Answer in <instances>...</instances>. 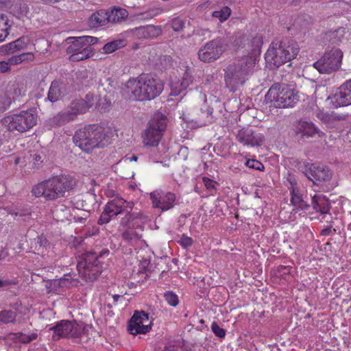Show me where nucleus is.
Masks as SVG:
<instances>
[{
	"label": "nucleus",
	"instance_id": "obj_59",
	"mask_svg": "<svg viewBox=\"0 0 351 351\" xmlns=\"http://www.w3.org/2000/svg\"><path fill=\"white\" fill-rule=\"evenodd\" d=\"M253 44L256 45V48L259 49L261 44L262 43L261 37H255L252 40Z\"/></svg>",
	"mask_w": 351,
	"mask_h": 351
},
{
	"label": "nucleus",
	"instance_id": "obj_22",
	"mask_svg": "<svg viewBox=\"0 0 351 351\" xmlns=\"http://www.w3.org/2000/svg\"><path fill=\"white\" fill-rule=\"evenodd\" d=\"M29 39L27 36H22L14 41L3 45L0 47V53L10 55L27 48Z\"/></svg>",
	"mask_w": 351,
	"mask_h": 351
},
{
	"label": "nucleus",
	"instance_id": "obj_54",
	"mask_svg": "<svg viewBox=\"0 0 351 351\" xmlns=\"http://www.w3.org/2000/svg\"><path fill=\"white\" fill-rule=\"evenodd\" d=\"M162 12H163V10L162 8H156V9L152 10L147 12V13H145V14L147 15L146 18H147V17L153 18V17L161 14Z\"/></svg>",
	"mask_w": 351,
	"mask_h": 351
},
{
	"label": "nucleus",
	"instance_id": "obj_48",
	"mask_svg": "<svg viewBox=\"0 0 351 351\" xmlns=\"http://www.w3.org/2000/svg\"><path fill=\"white\" fill-rule=\"evenodd\" d=\"M211 329L213 333L220 338H223L226 335L225 330L221 328L216 322L212 324Z\"/></svg>",
	"mask_w": 351,
	"mask_h": 351
},
{
	"label": "nucleus",
	"instance_id": "obj_11",
	"mask_svg": "<svg viewBox=\"0 0 351 351\" xmlns=\"http://www.w3.org/2000/svg\"><path fill=\"white\" fill-rule=\"evenodd\" d=\"M167 123L165 115L161 112L155 113L142 134L143 144L145 146L157 147L167 128Z\"/></svg>",
	"mask_w": 351,
	"mask_h": 351
},
{
	"label": "nucleus",
	"instance_id": "obj_36",
	"mask_svg": "<svg viewBox=\"0 0 351 351\" xmlns=\"http://www.w3.org/2000/svg\"><path fill=\"white\" fill-rule=\"evenodd\" d=\"M8 19L6 14L2 13L0 16V42L4 40L8 35Z\"/></svg>",
	"mask_w": 351,
	"mask_h": 351
},
{
	"label": "nucleus",
	"instance_id": "obj_38",
	"mask_svg": "<svg viewBox=\"0 0 351 351\" xmlns=\"http://www.w3.org/2000/svg\"><path fill=\"white\" fill-rule=\"evenodd\" d=\"M169 86L171 90V94L174 96L179 95L182 90H185V88L184 87L180 79H171L169 83Z\"/></svg>",
	"mask_w": 351,
	"mask_h": 351
},
{
	"label": "nucleus",
	"instance_id": "obj_34",
	"mask_svg": "<svg viewBox=\"0 0 351 351\" xmlns=\"http://www.w3.org/2000/svg\"><path fill=\"white\" fill-rule=\"evenodd\" d=\"M25 90L19 84L14 83L9 86L7 90V94L14 101L19 97L25 95Z\"/></svg>",
	"mask_w": 351,
	"mask_h": 351
},
{
	"label": "nucleus",
	"instance_id": "obj_42",
	"mask_svg": "<svg viewBox=\"0 0 351 351\" xmlns=\"http://www.w3.org/2000/svg\"><path fill=\"white\" fill-rule=\"evenodd\" d=\"M16 313L12 311H2L0 312V324H8L14 322Z\"/></svg>",
	"mask_w": 351,
	"mask_h": 351
},
{
	"label": "nucleus",
	"instance_id": "obj_46",
	"mask_svg": "<svg viewBox=\"0 0 351 351\" xmlns=\"http://www.w3.org/2000/svg\"><path fill=\"white\" fill-rule=\"evenodd\" d=\"M202 182L206 188L210 192H213L216 191V186L218 184L217 182L207 178L203 177Z\"/></svg>",
	"mask_w": 351,
	"mask_h": 351
},
{
	"label": "nucleus",
	"instance_id": "obj_63",
	"mask_svg": "<svg viewBox=\"0 0 351 351\" xmlns=\"http://www.w3.org/2000/svg\"><path fill=\"white\" fill-rule=\"evenodd\" d=\"M5 256V254L3 251H0V260L3 259Z\"/></svg>",
	"mask_w": 351,
	"mask_h": 351
},
{
	"label": "nucleus",
	"instance_id": "obj_53",
	"mask_svg": "<svg viewBox=\"0 0 351 351\" xmlns=\"http://www.w3.org/2000/svg\"><path fill=\"white\" fill-rule=\"evenodd\" d=\"M213 110L210 108H208L206 111L202 112V117L206 116V120L202 123L203 125H206L213 121Z\"/></svg>",
	"mask_w": 351,
	"mask_h": 351
},
{
	"label": "nucleus",
	"instance_id": "obj_49",
	"mask_svg": "<svg viewBox=\"0 0 351 351\" xmlns=\"http://www.w3.org/2000/svg\"><path fill=\"white\" fill-rule=\"evenodd\" d=\"M181 82L182 83L185 89L192 84L193 79L191 73L189 71V69H186L185 73L183 74V76L181 78Z\"/></svg>",
	"mask_w": 351,
	"mask_h": 351
},
{
	"label": "nucleus",
	"instance_id": "obj_39",
	"mask_svg": "<svg viewBox=\"0 0 351 351\" xmlns=\"http://www.w3.org/2000/svg\"><path fill=\"white\" fill-rule=\"evenodd\" d=\"M49 246V243L45 237L40 236L37 238L35 249L38 254H44Z\"/></svg>",
	"mask_w": 351,
	"mask_h": 351
},
{
	"label": "nucleus",
	"instance_id": "obj_62",
	"mask_svg": "<svg viewBox=\"0 0 351 351\" xmlns=\"http://www.w3.org/2000/svg\"><path fill=\"white\" fill-rule=\"evenodd\" d=\"M67 282H68V280H66V279H61V280H60V281H59V284H60V286H63V285H66V283Z\"/></svg>",
	"mask_w": 351,
	"mask_h": 351
},
{
	"label": "nucleus",
	"instance_id": "obj_43",
	"mask_svg": "<svg viewBox=\"0 0 351 351\" xmlns=\"http://www.w3.org/2000/svg\"><path fill=\"white\" fill-rule=\"evenodd\" d=\"M166 302L172 306H176L179 303L178 295L173 291H167L164 294Z\"/></svg>",
	"mask_w": 351,
	"mask_h": 351
},
{
	"label": "nucleus",
	"instance_id": "obj_51",
	"mask_svg": "<svg viewBox=\"0 0 351 351\" xmlns=\"http://www.w3.org/2000/svg\"><path fill=\"white\" fill-rule=\"evenodd\" d=\"M23 57L21 54L10 57L7 61V62L9 63V66H10V65L19 64L24 62Z\"/></svg>",
	"mask_w": 351,
	"mask_h": 351
},
{
	"label": "nucleus",
	"instance_id": "obj_10",
	"mask_svg": "<svg viewBox=\"0 0 351 351\" xmlns=\"http://www.w3.org/2000/svg\"><path fill=\"white\" fill-rule=\"evenodd\" d=\"M37 122V114L33 110H22L5 117L2 123L10 132H25Z\"/></svg>",
	"mask_w": 351,
	"mask_h": 351
},
{
	"label": "nucleus",
	"instance_id": "obj_9",
	"mask_svg": "<svg viewBox=\"0 0 351 351\" xmlns=\"http://www.w3.org/2000/svg\"><path fill=\"white\" fill-rule=\"evenodd\" d=\"M65 42L69 45L66 48V53L71 54L69 60L80 61L93 56L91 45L97 42V38L89 36L69 37Z\"/></svg>",
	"mask_w": 351,
	"mask_h": 351
},
{
	"label": "nucleus",
	"instance_id": "obj_30",
	"mask_svg": "<svg viewBox=\"0 0 351 351\" xmlns=\"http://www.w3.org/2000/svg\"><path fill=\"white\" fill-rule=\"evenodd\" d=\"M108 23V12L104 10H100L93 14L89 19V23L93 27L104 25Z\"/></svg>",
	"mask_w": 351,
	"mask_h": 351
},
{
	"label": "nucleus",
	"instance_id": "obj_3",
	"mask_svg": "<svg viewBox=\"0 0 351 351\" xmlns=\"http://www.w3.org/2000/svg\"><path fill=\"white\" fill-rule=\"evenodd\" d=\"M257 58L256 56H244L228 65L226 70L225 82L231 91L243 85L253 73Z\"/></svg>",
	"mask_w": 351,
	"mask_h": 351
},
{
	"label": "nucleus",
	"instance_id": "obj_18",
	"mask_svg": "<svg viewBox=\"0 0 351 351\" xmlns=\"http://www.w3.org/2000/svg\"><path fill=\"white\" fill-rule=\"evenodd\" d=\"M237 141L243 146H260L264 140V136L260 133L255 132L250 128H243L237 131Z\"/></svg>",
	"mask_w": 351,
	"mask_h": 351
},
{
	"label": "nucleus",
	"instance_id": "obj_47",
	"mask_svg": "<svg viewBox=\"0 0 351 351\" xmlns=\"http://www.w3.org/2000/svg\"><path fill=\"white\" fill-rule=\"evenodd\" d=\"M171 27L176 32L181 31L184 27V22L180 18L177 17L172 20Z\"/></svg>",
	"mask_w": 351,
	"mask_h": 351
},
{
	"label": "nucleus",
	"instance_id": "obj_45",
	"mask_svg": "<svg viewBox=\"0 0 351 351\" xmlns=\"http://www.w3.org/2000/svg\"><path fill=\"white\" fill-rule=\"evenodd\" d=\"M245 165L249 168L259 171H263L265 168L264 165L261 162L254 159L247 160L245 162Z\"/></svg>",
	"mask_w": 351,
	"mask_h": 351
},
{
	"label": "nucleus",
	"instance_id": "obj_5",
	"mask_svg": "<svg viewBox=\"0 0 351 351\" xmlns=\"http://www.w3.org/2000/svg\"><path fill=\"white\" fill-rule=\"evenodd\" d=\"M108 250H103L99 252H86L79 257L77 267L80 276L86 281H94L101 274L103 270L102 262L104 256H108Z\"/></svg>",
	"mask_w": 351,
	"mask_h": 351
},
{
	"label": "nucleus",
	"instance_id": "obj_13",
	"mask_svg": "<svg viewBox=\"0 0 351 351\" xmlns=\"http://www.w3.org/2000/svg\"><path fill=\"white\" fill-rule=\"evenodd\" d=\"M342 58L343 52L339 49L333 48L326 51L319 60L314 62L313 66L320 73L329 74L340 68Z\"/></svg>",
	"mask_w": 351,
	"mask_h": 351
},
{
	"label": "nucleus",
	"instance_id": "obj_24",
	"mask_svg": "<svg viewBox=\"0 0 351 351\" xmlns=\"http://www.w3.org/2000/svg\"><path fill=\"white\" fill-rule=\"evenodd\" d=\"M28 169L36 170L41 168L43 165L45 155L41 151H29L23 157Z\"/></svg>",
	"mask_w": 351,
	"mask_h": 351
},
{
	"label": "nucleus",
	"instance_id": "obj_20",
	"mask_svg": "<svg viewBox=\"0 0 351 351\" xmlns=\"http://www.w3.org/2000/svg\"><path fill=\"white\" fill-rule=\"evenodd\" d=\"M77 109L72 101L67 108L58 112L51 119V125L53 126H62L75 120L77 114H80Z\"/></svg>",
	"mask_w": 351,
	"mask_h": 351
},
{
	"label": "nucleus",
	"instance_id": "obj_25",
	"mask_svg": "<svg viewBox=\"0 0 351 351\" xmlns=\"http://www.w3.org/2000/svg\"><path fill=\"white\" fill-rule=\"evenodd\" d=\"M66 94V85L64 82L60 81H53L51 82L48 91L47 99L51 102H55L60 100Z\"/></svg>",
	"mask_w": 351,
	"mask_h": 351
},
{
	"label": "nucleus",
	"instance_id": "obj_61",
	"mask_svg": "<svg viewBox=\"0 0 351 351\" xmlns=\"http://www.w3.org/2000/svg\"><path fill=\"white\" fill-rule=\"evenodd\" d=\"M10 284V282L8 280H0V287L8 286Z\"/></svg>",
	"mask_w": 351,
	"mask_h": 351
},
{
	"label": "nucleus",
	"instance_id": "obj_31",
	"mask_svg": "<svg viewBox=\"0 0 351 351\" xmlns=\"http://www.w3.org/2000/svg\"><path fill=\"white\" fill-rule=\"evenodd\" d=\"M81 201L83 210L90 212L95 208L97 204L96 195L92 193H87L83 196Z\"/></svg>",
	"mask_w": 351,
	"mask_h": 351
},
{
	"label": "nucleus",
	"instance_id": "obj_40",
	"mask_svg": "<svg viewBox=\"0 0 351 351\" xmlns=\"http://www.w3.org/2000/svg\"><path fill=\"white\" fill-rule=\"evenodd\" d=\"M231 14V10L226 6L220 10L214 11L212 14L213 17L219 19L220 22H223L228 19Z\"/></svg>",
	"mask_w": 351,
	"mask_h": 351
},
{
	"label": "nucleus",
	"instance_id": "obj_33",
	"mask_svg": "<svg viewBox=\"0 0 351 351\" xmlns=\"http://www.w3.org/2000/svg\"><path fill=\"white\" fill-rule=\"evenodd\" d=\"M344 30L342 28H339L335 31H330L325 33L324 36V40L331 43L332 44H337L341 41Z\"/></svg>",
	"mask_w": 351,
	"mask_h": 351
},
{
	"label": "nucleus",
	"instance_id": "obj_7",
	"mask_svg": "<svg viewBox=\"0 0 351 351\" xmlns=\"http://www.w3.org/2000/svg\"><path fill=\"white\" fill-rule=\"evenodd\" d=\"M299 100L298 92L286 84L272 85L265 95V101L276 108H292Z\"/></svg>",
	"mask_w": 351,
	"mask_h": 351
},
{
	"label": "nucleus",
	"instance_id": "obj_58",
	"mask_svg": "<svg viewBox=\"0 0 351 351\" xmlns=\"http://www.w3.org/2000/svg\"><path fill=\"white\" fill-rule=\"evenodd\" d=\"M332 230L334 232V233L336 232V230L335 228L332 229V226H327L326 228L321 231V234L322 236H328L330 234Z\"/></svg>",
	"mask_w": 351,
	"mask_h": 351
},
{
	"label": "nucleus",
	"instance_id": "obj_50",
	"mask_svg": "<svg viewBox=\"0 0 351 351\" xmlns=\"http://www.w3.org/2000/svg\"><path fill=\"white\" fill-rule=\"evenodd\" d=\"M178 243L184 248H187L192 245L193 239L191 237L183 234L178 241Z\"/></svg>",
	"mask_w": 351,
	"mask_h": 351
},
{
	"label": "nucleus",
	"instance_id": "obj_28",
	"mask_svg": "<svg viewBox=\"0 0 351 351\" xmlns=\"http://www.w3.org/2000/svg\"><path fill=\"white\" fill-rule=\"evenodd\" d=\"M95 100L93 95L88 94L84 99H75L73 102L77 108V110H79L80 114H82L94 105Z\"/></svg>",
	"mask_w": 351,
	"mask_h": 351
},
{
	"label": "nucleus",
	"instance_id": "obj_44",
	"mask_svg": "<svg viewBox=\"0 0 351 351\" xmlns=\"http://www.w3.org/2000/svg\"><path fill=\"white\" fill-rule=\"evenodd\" d=\"M12 102V98L7 93L0 96V111L8 109Z\"/></svg>",
	"mask_w": 351,
	"mask_h": 351
},
{
	"label": "nucleus",
	"instance_id": "obj_55",
	"mask_svg": "<svg viewBox=\"0 0 351 351\" xmlns=\"http://www.w3.org/2000/svg\"><path fill=\"white\" fill-rule=\"evenodd\" d=\"M10 71V66L7 61H0V73H5Z\"/></svg>",
	"mask_w": 351,
	"mask_h": 351
},
{
	"label": "nucleus",
	"instance_id": "obj_64",
	"mask_svg": "<svg viewBox=\"0 0 351 351\" xmlns=\"http://www.w3.org/2000/svg\"><path fill=\"white\" fill-rule=\"evenodd\" d=\"M120 297H121V296H120L119 295H117V294H116V295H114L112 298H113V299H114V301L115 302H117L118 301V300H119V298Z\"/></svg>",
	"mask_w": 351,
	"mask_h": 351
},
{
	"label": "nucleus",
	"instance_id": "obj_41",
	"mask_svg": "<svg viewBox=\"0 0 351 351\" xmlns=\"http://www.w3.org/2000/svg\"><path fill=\"white\" fill-rule=\"evenodd\" d=\"M38 335L35 332H32L30 334H24L22 332L16 333L15 335V339L18 341L19 342L23 343H29V342L32 341L33 340L36 339L37 338Z\"/></svg>",
	"mask_w": 351,
	"mask_h": 351
},
{
	"label": "nucleus",
	"instance_id": "obj_12",
	"mask_svg": "<svg viewBox=\"0 0 351 351\" xmlns=\"http://www.w3.org/2000/svg\"><path fill=\"white\" fill-rule=\"evenodd\" d=\"M227 47V39L218 37L207 42L199 49V59L204 62H213L220 58Z\"/></svg>",
	"mask_w": 351,
	"mask_h": 351
},
{
	"label": "nucleus",
	"instance_id": "obj_2",
	"mask_svg": "<svg viewBox=\"0 0 351 351\" xmlns=\"http://www.w3.org/2000/svg\"><path fill=\"white\" fill-rule=\"evenodd\" d=\"M127 92L134 99L139 101L154 99L163 90L162 81L149 74H142L130 79L125 84Z\"/></svg>",
	"mask_w": 351,
	"mask_h": 351
},
{
	"label": "nucleus",
	"instance_id": "obj_32",
	"mask_svg": "<svg viewBox=\"0 0 351 351\" xmlns=\"http://www.w3.org/2000/svg\"><path fill=\"white\" fill-rule=\"evenodd\" d=\"M130 221L131 220H125V221L128 222L127 226L129 227V229L123 232L122 237L125 241L134 243L141 238V235L132 228L134 225L131 224Z\"/></svg>",
	"mask_w": 351,
	"mask_h": 351
},
{
	"label": "nucleus",
	"instance_id": "obj_23",
	"mask_svg": "<svg viewBox=\"0 0 351 351\" xmlns=\"http://www.w3.org/2000/svg\"><path fill=\"white\" fill-rule=\"evenodd\" d=\"M295 132L306 137H313L315 134L321 136L324 134L312 121L300 119L295 126Z\"/></svg>",
	"mask_w": 351,
	"mask_h": 351
},
{
	"label": "nucleus",
	"instance_id": "obj_57",
	"mask_svg": "<svg viewBox=\"0 0 351 351\" xmlns=\"http://www.w3.org/2000/svg\"><path fill=\"white\" fill-rule=\"evenodd\" d=\"M22 56L23 57V59H24V62L25 61H27V62H31V61H33L34 60V53H21Z\"/></svg>",
	"mask_w": 351,
	"mask_h": 351
},
{
	"label": "nucleus",
	"instance_id": "obj_15",
	"mask_svg": "<svg viewBox=\"0 0 351 351\" xmlns=\"http://www.w3.org/2000/svg\"><path fill=\"white\" fill-rule=\"evenodd\" d=\"M51 329L53 330V339L58 340L62 337H78L84 328L75 322L62 320Z\"/></svg>",
	"mask_w": 351,
	"mask_h": 351
},
{
	"label": "nucleus",
	"instance_id": "obj_19",
	"mask_svg": "<svg viewBox=\"0 0 351 351\" xmlns=\"http://www.w3.org/2000/svg\"><path fill=\"white\" fill-rule=\"evenodd\" d=\"M336 107L347 106L351 104V80L343 83L330 97Z\"/></svg>",
	"mask_w": 351,
	"mask_h": 351
},
{
	"label": "nucleus",
	"instance_id": "obj_16",
	"mask_svg": "<svg viewBox=\"0 0 351 351\" xmlns=\"http://www.w3.org/2000/svg\"><path fill=\"white\" fill-rule=\"evenodd\" d=\"M306 177L314 184H322L329 182L332 173L328 167L320 163H313L306 170Z\"/></svg>",
	"mask_w": 351,
	"mask_h": 351
},
{
	"label": "nucleus",
	"instance_id": "obj_8",
	"mask_svg": "<svg viewBox=\"0 0 351 351\" xmlns=\"http://www.w3.org/2000/svg\"><path fill=\"white\" fill-rule=\"evenodd\" d=\"M133 206L134 203L132 202L126 201L122 197H115L108 202L105 206L98 220V223L99 225L106 224L110 221L112 217L125 213V216L122 219L121 223V225H128V222L125 221L126 219H134V215L130 213Z\"/></svg>",
	"mask_w": 351,
	"mask_h": 351
},
{
	"label": "nucleus",
	"instance_id": "obj_37",
	"mask_svg": "<svg viewBox=\"0 0 351 351\" xmlns=\"http://www.w3.org/2000/svg\"><path fill=\"white\" fill-rule=\"evenodd\" d=\"M125 45L124 40H116L108 43L103 47L104 53H110Z\"/></svg>",
	"mask_w": 351,
	"mask_h": 351
},
{
	"label": "nucleus",
	"instance_id": "obj_14",
	"mask_svg": "<svg viewBox=\"0 0 351 351\" xmlns=\"http://www.w3.org/2000/svg\"><path fill=\"white\" fill-rule=\"evenodd\" d=\"M150 199L152 200L153 208L160 209L161 212L172 209L177 204L175 193L161 189L155 190L152 192L150 193Z\"/></svg>",
	"mask_w": 351,
	"mask_h": 351
},
{
	"label": "nucleus",
	"instance_id": "obj_4",
	"mask_svg": "<svg viewBox=\"0 0 351 351\" xmlns=\"http://www.w3.org/2000/svg\"><path fill=\"white\" fill-rule=\"evenodd\" d=\"M73 140L76 146L87 153L95 148L103 147L107 143L104 129L96 124L88 125L77 130Z\"/></svg>",
	"mask_w": 351,
	"mask_h": 351
},
{
	"label": "nucleus",
	"instance_id": "obj_1",
	"mask_svg": "<svg viewBox=\"0 0 351 351\" xmlns=\"http://www.w3.org/2000/svg\"><path fill=\"white\" fill-rule=\"evenodd\" d=\"M76 185L75 179L69 175H58L45 180L32 189L36 197H44L48 200H54L65 196Z\"/></svg>",
	"mask_w": 351,
	"mask_h": 351
},
{
	"label": "nucleus",
	"instance_id": "obj_26",
	"mask_svg": "<svg viewBox=\"0 0 351 351\" xmlns=\"http://www.w3.org/2000/svg\"><path fill=\"white\" fill-rule=\"evenodd\" d=\"M134 36L138 39L152 38L160 34V29L154 25L141 26L132 29Z\"/></svg>",
	"mask_w": 351,
	"mask_h": 351
},
{
	"label": "nucleus",
	"instance_id": "obj_21",
	"mask_svg": "<svg viewBox=\"0 0 351 351\" xmlns=\"http://www.w3.org/2000/svg\"><path fill=\"white\" fill-rule=\"evenodd\" d=\"M291 188V202L294 207L298 209L306 210L309 208V204L304 200V194L301 189L298 186L295 180H290Z\"/></svg>",
	"mask_w": 351,
	"mask_h": 351
},
{
	"label": "nucleus",
	"instance_id": "obj_27",
	"mask_svg": "<svg viewBox=\"0 0 351 351\" xmlns=\"http://www.w3.org/2000/svg\"><path fill=\"white\" fill-rule=\"evenodd\" d=\"M312 206L316 211L322 214L327 213L330 210V204L322 195H315L312 197Z\"/></svg>",
	"mask_w": 351,
	"mask_h": 351
},
{
	"label": "nucleus",
	"instance_id": "obj_60",
	"mask_svg": "<svg viewBox=\"0 0 351 351\" xmlns=\"http://www.w3.org/2000/svg\"><path fill=\"white\" fill-rule=\"evenodd\" d=\"M87 214L85 217H75L74 219L76 222L84 223L86 219Z\"/></svg>",
	"mask_w": 351,
	"mask_h": 351
},
{
	"label": "nucleus",
	"instance_id": "obj_17",
	"mask_svg": "<svg viewBox=\"0 0 351 351\" xmlns=\"http://www.w3.org/2000/svg\"><path fill=\"white\" fill-rule=\"evenodd\" d=\"M151 329V322L149 320L148 314L142 312H136L132 317L128 330L130 334H145Z\"/></svg>",
	"mask_w": 351,
	"mask_h": 351
},
{
	"label": "nucleus",
	"instance_id": "obj_29",
	"mask_svg": "<svg viewBox=\"0 0 351 351\" xmlns=\"http://www.w3.org/2000/svg\"><path fill=\"white\" fill-rule=\"evenodd\" d=\"M128 16V11L119 7H114L110 11L108 12V23H119L127 19Z\"/></svg>",
	"mask_w": 351,
	"mask_h": 351
},
{
	"label": "nucleus",
	"instance_id": "obj_52",
	"mask_svg": "<svg viewBox=\"0 0 351 351\" xmlns=\"http://www.w3.org/2000/svg\"><path fill=\"white\" fill-rule=\"evenodd\" d=\"M317 117L324 123H329L335 119V117L332 114L325 113L323 112H319L317 114Z\"/></svg>",
	"mask_w": 351,
	"mask_h": 351
},
{
	"label": "nucleus",
	"instance_id": "obj_56",
	"mask_svg": "<svg viewBox=\"0 0 351 351\" xmlns=\"http://www.w3.org/2000/svg\"><path fill=\"white\" fill-rule=\"evenodd\" d=\"M138 160L136 156H132L131 157H125L119 160V163H128V162H136Z\"/></svg>",
	"mask_w": 351,
	"mask_h": 351
},
{
	"label": "nucleus",
	"instance_id": "obj_6",
	"mask_svg": "<svg viewBox=\"0 0 351 351\" xmlns=\"http://www.w3.org/2000/svg\"><path fill=\"white\" fill-rule=\"evenodd\" d=\"M299 51L298 45L290 40L273 42L265 53V60L278 67L294 58Z\"/></svg>",
	"mask_w": 351,
	"mask_h": 351
},
{
	"label": "nucleus",
	"instance_id": "obj_35",
	"mask_svg": "<svg viewBox=\"0 0 351 351\" xmlns=\"http://www.w3.org/2000/svg\"><path fill=\"white\" fill-rule=\"evenodd\" d=\"M311 25V18L308 16H298L293 23V26L300 30L301 32H305L308 29Z\"/></svg>",
	"mask_w": 351,
	"mask_h": 351
}]
</instances>
